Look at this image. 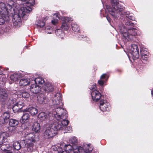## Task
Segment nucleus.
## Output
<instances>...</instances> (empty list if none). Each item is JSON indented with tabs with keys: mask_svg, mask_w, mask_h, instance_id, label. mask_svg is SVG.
Segmentation results:
<instances>
[{
	"mask_svg": "<svg viewBox=\"0 0 153 153\" xmlns=\"http://www.w3.org/2000/svg\"><path fill=\"white\" fill-rule=\"evenodd\" d=\"M34 81L35 83V86H39V85H42L45 83L44 79L40 77L35 78Z\"/></svg>",
	"mask_w": 153,
	"mask_h": 153,
	"instance_id": "nucleus-20",
	"label": "nucleus"
},
{
	"mask_svg": "<svg viewBox=\"0 0 153 153\" xmlns=\"http://www.w3.org/2000/svg\"><path fill=\"white\" fill-rule=\"evenodd\" d=\"M62 95L59 93H57L54 95L53 100L54 105H59L62 104Z\"/></svg>",
	"mask_w": 153,
	"mask_h": 153,
	"instance_id": "nucleus-9",
	"label": "nucleus"
},
{
	"mask_svg": "<svg viewBox=\"0 0 153 153\" xmlns=\"http://www.w3.org/2000/svg\"><path fill=\"white\" fill-rule=\"evenodd\" d=\"M30 83V80L27 78H22L19 81L20 86H26L29 85Z\"/></svg>",
	"mask_w": 153,
	"mask_h": 153,
	"instance_id": "nucleus-15",
	"label": "nucleus"
},
{
	"mask_svg": "<svg viewBox=\"0 0 153 153\" xmlns=\"http://www.w3.org/2000/svg\"><path fill=\"white\" fill-rule=\"evenodd\" d=\"M72 29L74 31L78 32L79 31L80 29L79 26L75 24L72 25Z\"/></svg>",
	"mask_w": 153,
	"mask_h": 153,
	"instance_id": "nucleus-28",
	"label": "nucleus"
},
{
	"mask_svg": "<svg viewBox=\"0 0 153 153\" xmlns=\"http://www.w3.org/2000/svg\"><path fill=\"white\" fill-rule=\"evenodd\" d=\"M13 9L12 5L9 4H6L2 2L0 3V14L4 15V16H5Z\"/></svg>",
	"mask_w": 153,
	"mask_h": 153,
	"instance_id": "nucleus-4",
	"label": "nucleus"
},
{
	"mask_svg": "<svg viewBox=\"0 0 153 153\" xmlns=\"http://www.w3.org/2000/svg\"><path fill=\"white\" fill-rule=\"evenodd\" d=\"M30 119V115L28 113H25L23 114L20 120V122L22 123V129H26L27 128V126H25V123L27 122Z\"/></svg>",
	"mask_w": 153,
	"mask_h": 153,
	"instance_id": "nucleus-8",
	"label": "nucleus"
},
{
	"mask_svg": "<svg viewBox=\"0 0 153 153\" xmlns=\"http://www.w3.org/2000/svg\"><path fill=\"white\" fill-rule=\"evenodd\" d=\"M21 143L22 144L23 152L27 153H30L33 151L34 144L32 142L29 141L26 142L25 141L23 140L21 141Z\"/></svg>",
	"mask_w": 153,
	"mask_h": 153,
	"instance_id": "nucleus-5",
	"label": "nucleus"
},
{
	"mask_svg": "<svg viewBox=\"0 0 153 153\" xmlns=\"http://www.w3.org/2000/svg\"><path fill=\"white\" fill-rule=\"evenodd\" d=\"M22 95V97L24 98H27L29 96V94L26 92L23 93Z\"/></svg>",
	"mask_w": 153,
	"mask_h": 153,
	"instance_id": "nucleus-44",
	"label": "nucleus"
},
{
	"mask_svg": "<svg viewBox=\"0 0 153 153\" xmlns=\"http://www.w3.org/2000/svg\"><path fill=\"white\" fill-rule=\"evenodd\" d=\"M104 100H101L100 102V108L101 111H105V106H103V105L104 104Z\"/></svg>",
	"mask_w": 153,
	"mask_h": 153,
	"instance_id": "nucleus-33",
	"label": "nucleus"
},
{
	"mask_svg": "<svg viewBox=\"0 0 153 153\" xmlns=\"http://www.w3.org/2000/svg\"><path fill=\"white\" fill-rule=\"evenodd\" d=\"M8 14L5 16H4V15L0 14V25H3L5 23V21L3 17H6L7 16H8Z\"/></svg>",
	"mask_w": 153,
	"mask_h": 153,
	"instance_id": "nucleus-31",
	"label": "nucleus"
},
{
	"mask_svg": "<svg viewBox=\"0 0 153 153\" xmlns=\"http://www.w3.org/2000/svg\"><path fill=\"white\" fill-rule=\"evenodd\" d=\"M104 11L103 10H102L101 11L100 14L102 17V16L103 17H105V15L104 13V12H103Z\"/></svg>",
	"mask_w": 153,
	"mask_h": 153,
	"instance_id": "nucleus-48",
	"label": "nucleus"
},
{
	"mask_svg": "<svg viewBox=\"0 0 153 153\" xmlns=\"http://www.w3.org/2000/svg\"><path fill=\"white\" fill-rule=\"evenodd\" d=\"M23 11L22 12L28 13L31 11L32 10V9L29 6H27L24 7L23 8Z\"/></svg>",
	"mask_w": 153,
	"mask_h": 153,
	"instance_id": "nucleus-30",
	"label": "nucleus"
},
{
	"mask_svg": "<svg viewBox=\"0 0 153 153\" xmlns=\"http://www.w3.org/2000/svg\"><path fill=\"white\" fill-rule=\"evenodd\" d=\"M92 86H96V83H95V84H93V85H92Z\"/></svg>",
	"mask_w": 153,
	"mask_h": 153,
	"instance_id": "nucleus-57",
	"label": "nucleus"
},
{
	"mask_svg": "<svg viewBox=\"0 0 153 153\" xmlns=\"http://www.w3.org/2000/svg\"><path fill=\"white\" fill-rule=\"evenodd\" d=\"M26 137L27 139L32 142H35L36 141V137L34 133H31L26 134Z\"/></svg>",
	"mask_w": 153,
	"mask_h": 153,
	"instance_id": "nucleus-19",
	"label": "nucleus"
},
{
	"mask_svg": "<svg viewBox=\"0 0 153 153\" xmlns=\"http://www.w3.org/2000/svg\"><path fill=\"white\" fill-rule=\"evenodd\" d=\"M120 33L123 36L128 40H133L136 36L137 35L138 30L134 28L128 29L127 32H124L121 29Z\"/></svg>",
	"mask_w": 153,
	"mask_h": 153,
	"instance_id": "nucleus-3",
	"label": "nucleus"
},
{
	"mask_svg": "<svg viewBox=\"0 0 153 153\" xmlns=\"http://www.w3.org/2000/svg\"><path fill=\"white\" fill-rule=\"evenodd\" d=\"M20 109L19 106L16 105V103L13 106L12 108L13 110L15 113L17 112Z\"/></svg>",
	"mask_w": 153,
	"mask_h": 153,
	"instance_id": "nucleus-36",
	"label": "nucleus"
},
{
	"mask_svg": "<svg viewBox=\"0 0 153 153\" xmlns=\"http://www.w3.org/2000/svg\"><path fill=\"white\" fill-rule=\"evenodd\" d=\"M130 26H134V24L132 23L131 21H130Z\"/></svg>",
	"mask_w": 153,
	"mask_h": 153,
	"instance_id": "nucleus-55",
	"label": "nucleus"
},
{
	"mask_svg": "<svg viewBox=\"0 0 153 153\" xmlns=\"http://www.w3.org/2000/svg\"><path fill=\"white\" fill-rule=\"evenodd\" d=\"M117 71H118L119 72H121V70H119V69L118 70H117Z\"/></svg>",
	"mask_w": 153,
	"mask_h": 153,
	"instance_id": "nucleus-58",
	"label": "nucleus"
},
{
	"mask_svg": "<svg viewBox=\"0 0 153 153\" xmlns=\"http://www.w3.org/2000/svg\"><path fill=\"white\" fill-rule=\"evenodd\" d=\"M36 25L40 27H42L45 25V23L42 21L39 20L37 22Z\"/></svg>",
	"mask_w": 153,
	"mask_h": 153,
	"instance_id": "nucleus-32",
	"label": "nucleus"
},
{
	"mask_svg": "<svg viewBox=\"0 0 153 153\" xmlns=\"http://www.w3.org/2000/svg\"><path fill=\"white\" fill-rule=\"evenodd\" d=\"M43 134L44 137L45 138L49 139L55 136L56 132L51 127L47 128Z\"/></svg>",
	"mask_w": 153,
	"mask_h": 153,
	"instance_id": "nucleus-7",
	"label": "nucleus"
},
{
	"mask_svg": "<svg viewBox=\"0 0 153 153\" xmlns=\"http://www.w3.org/2000/svg\"><path fill=\"white\" fill-rule=\"evenodd\" d=\"M1 117L4 120V122L2 123L7 122L10 117L9 111H7L4 112L1 115Z\"/></svg>",
	"mask_w": 153,
	"mask_h": 153,
	"instance_id": "nucleus-18",
	"label": "nucleus"
},
{
	"mask_svg": "<svg viewBox=\"0 0 153 153\" xmlns=\"http://www.w3.org/2000/svg\"><path fill=\"white\" fill-rule=\"evenodd\" d=\"M104 81L100 79L98 81V84L100 86H103L104 84Z\"/></svg>",
	"mask_w": 153,
	"mask_h": 153,
	"instance_id": "nucleus-43",
	"label": "nucleus"
},
{
	"mask_svg": "<svg viewBox=\"0 0 153 153\" xmlns=\"http://www.w3.org/2000/svg\"><path fill=\"white\" fill-rule=\"evenodd\" d=\"M45 90L47 92H50L53 90V87H45Z\"/></svg>",
	"mask_w": 153,
	"mask_h": 153,
	"instance_id": "nucleus-37",
	"label": "nucleus"
},
{
	"mask_svg": "<svg viewBox=\"0 0 153 153\" xmlns=\"http://www.w3.org/2000/svg\"><path fill=\"white\" fill-rule=\"evenodd\" d=\"M110 104L109 103L106 102V105L107 106V107H106V111H108L110 110Z\"/></svg>",
	"mask_w": 153,
	"mask_h": 153,
	"instance_id": "nucleus-46",
	"label": "nucleus"
},
{
	"mask_svg": "<svg viewBox=\"0 0 153 153\" xmlns=\"http://www.w3.org/2000/svg\"><path fill=\"white\" fill-rule=\"evenodd\" d=\"M141 56L146 55V54H149V52L145 49H142L140 51Z\"/></svg>",
	"mask_w": 153,
	"mask_h": 153,
	"instance_id": "nucleus-40",
	"label": "nucleus"
},
{
	"mask_svg": "<svg viewBox=\"0 0 153 153\" xmlns=\"http://www.w3.org/2000/svg\"><path fill=\"white\" fill-rule=\"evenodd\" d=\"M16 105H17L21 109L24 106L23 102L22 100L19 101L17 102L16 103Z\"/></svg>",
	"mask_w": 153,
	"mask_h": 153,
	"instance_id": "nucleus-39",
	"label": "nucleus"
},
{
	"mask_svg": "<svg viewBox=\"0 0 153 153\" xmlns=\"http://www.w3.org/2000/svg\"><path fill=\"white\" fill-rule=\"evenodd\" d=\"M52 114L57 121L52 125L51 127L57 133L58 130H62L68 125L69 121L66 120L68 114L66 111L60 107H58L55 110H53Z\"/></svg>",
	"mask_w": 153,
	"mask_h": 153,
	"instance_id": "nucleus-1",
	"label": "nucleus"
},
{
	"mask_svg": "<svg viewBox=\"0 0 153 153\" xmlns=\"http://www.w3.org/2000/svg\"><path fill=\"white\" fill-rule=\"evenodd\" d=\"M76 139L75 137H73L70 139L69 141L73 144H75L76 142Z\"/></svg>",
	"mask_w": 153,
	"mask_h": 153,
	"instance_id": "nucleus-42",
	"label": "nucleus"
},
{
	"mask_svg": "<svg viewBox=\"0 0 153 153\" xmlns=\"http://www.w3.org/2000/svg\"><path fill=\"white\" fill-rule=\"evenodd\" d=\"M48 117L47 115L44 112H41L38 115V117L41 120H45Z\"/></svg>",
	"mask_w": 153,
	"mask_h": 153,
	"instance_id": "nucleus-25",
	"label": "nucleus"
},
{
	"mask_svg": "<svg viewBox=\"0 0 153 153\" xmlns=\"http://www.w3.org/2000/svg\"><path fill=\"white\" fill-rule=\"evenodd\" d=\"M25 111L30 113L32 115H35L38 112V109L35 107H30L26 108Z\"/></svg>",
	"mask_w": 153,
	"mask_h": 153,
	"instance_id": "nucleus-14",
	"label": "nucleus"
},
{
	"mask_svg": "<svg viewBox=\"0 0 153 153\" xmlns=\"http://www.w3.org/2000/svg\"><path fill=\"white\" fill-rule=\"evenodd\" d=\"M22 19L25 20H27V16L26 14L25 13L22 12Z\"/></svg>",
	"mask_w": 153,
	"mask_h": 153,
	"instance_id": "nucleus-45",
	"label": "nucleus"
},
{
	"mask_svg": "<svg viewBox=\"0 0 153 153\" xmlns=\"http://www.w3.org/2000/svg\"><path fill=\"white\" fill-rule=\"evenodd\" d=\"M65 150L63 151L61 153H79L78 150H74L72 149L71 146L70 145H65Z\"/></svg>",
	"mask_w": 153,
	"mask_h": 153,
	"instance_id": "nucleus-10",
	"label": "nucleus"
},
{
	"mask_svg": "<svg viewBox=\"0 0 153 153\" xmlns=\"http://www.w3.org/2000/svg\"><path fill=\"white\" fill-rule=\"evenodd\" d=\"M56 34L58 36H63V35L64 34V32L62 31V30L60 29H57L55 31Z\"/></svg>",
	"mask_w": 153,
	"mask_h": 153,
	"instance_id": "nucleus-27",
	"label": "nucleus"
},
{
	"mask_svg": "<svg viewBox=\"0 0 153 153\" xmlns=\"http://www.w3.org/2000/svg\"><path fill=\"white\" fill-rule=\"evenodd\" d=\"M8 134L5 132L0 133V145L7 141Z\"/></svg>",
	"mask_w": 153,
	"mask_h": 153,
	"instance_id": "nucleus-12",
	"label": "nucleus"
},
{
	"mask_svg": "<svg viewBox=\"0 0 153 153\" xmlns=\"http://www.w3.org/2000/svg\"><path fill=\"white\" fill-rule=\"evenodd\" d=\"M131 52L139 51L137 46L135 44H133L131 45Z\"/></svg>",
	"mask_w": 153,
	"mask_h": 153,
	"instance_id": "nucleus-29",
	"label": "nucleus"
},
{
	"mask_svg": "<svg viewBox=\"0 0 153 153\" xmlns=\"http://www.w3.org/2000/svg\"><path fill=\"white\" fill-rule=\"evenodd\" d=\"M41 90V87H31L30 88V91L36 94L39 93Z\"/></svg>",
	"mask_w": 153,
	"mask_h": 153,
	"instance_id": "nucleus-23",
	"label": "nucleus"
},
{
	"mask_svg": "<svg viewBox=\"0 0 153 153\" xmlns=\"http://www.w3.org/2000/svg\"><path fill=\"white\" fill-rule=\"evenodd\" d=\"M51 22L53 24V25H55L57 22H56L54 20H52L51 21Z\"/></svg>",
	"mask_w": 153,
	"mask_h": 153,
	"instance_id": "nucleus-54",
	"label": "nucleus"
},
{
	"mask_svg": "<svg viewBox=\"0 0 153 153\" xmlns=\"http://www.w3.org/2000/svg\"><path fill=\"white\" fill-rule=\"evenodd\" d=\"M106 17L107 19V20L108 22L109 23H110V22L111 21V18L109 17H108V16H106Z\"/></svg>",
	"mask_w": 153,
	"mask_h": 153,
	"instance_id": "nucleus-50",
	"label": "nucleus"
},
{
	"mask_svg": "<svg viewBox=\"0 0 153 153\" xmlns=\"http://www.w3.org/2000/svg\"><path fill=\"white\" fill-rule=\"evenodd\" d=\"M87 148L88 150L85 151L82 147L80 146L79 148L78 151L79 153H91V152L92 150V148L90 147L88 144L87 145Z\"/></svg>",
	"mask_w": 153,
	"mask_h": 153,
	"instance_id": "nucleus-17",
	"label": "nucleus"
},
{
	"mask_svg": "<svg viewBox=\"0 0 153 153\" xmlns=\"http://www.w3.org/2000/svg\"><path fill=\"white\" fill-rule=\"evenodd\" d=\"M132 59H138L139 57V51L131 52Z\"/></svg>",
	"mask_w": 153,
	"mask_h": 153,
	"instance_id": "nucleus-26",
	"label": "nucleus"
},
{
	"mask_svg": "<svg viewBox=\"0 0 153 153\" xmlns=\"http://www.w3.org/2000/svg\"><path fill=\"white\" fill-rule=\"evenodd\" d=\"M119 0H111V4L113 9L108 10L111 15L115 19L117 18L120 15V12L123 10L125 7L119 4ZM106 8L108 9V6L106 5Z\"/></svg>",
	"mask_w": 153,
	"mask_h": 153,
	"instance_id": "nucleus-2",
	"label": "nucleus"
},
{
	"mask_svg": "<svg viewBox=\"0 0 153 153\" xmlns=\"http://www.w3.org/2000/svg\"><path fill=\"white\" fill-rule=\"evenodd\" d=\"M20 153H27L23 152V149H22V152Z\"/></svg>",
	"mask_w": 153,
	"mask_h": 153,
	"instance_id": "nucleus-56",
	"label": "nucleus"
},
{
	"mask_svg": "<svg viewBox=\"0 0 153 153\" xmlns=\"http://www.w3.org/2000/svg\"><path fill=\"white\" fill-rule=\"evenodd\" d=\"M141 61L142 62L144 63L147 61L149 58V54H146V55L141 56Z\"/></svg>",
	"mask_w": 153,
	"mask_h": 153,
	"instance_id": "nucleus-34",
	"label": "nucleus"
},
{
	"mask_svg": "<svg viewBox=\"0 0 153 153\" xmlns=\"http://www.w3.org/2000/svg\"><path fill=\"white\" fill-rule=\"evenodd\" d=\"M52 30V29L51 28H50V27H47L46 28L45 30L46 32H47L48 33H51V32L50 31H48V30Z\"/></svg>",
	"mask_w": 153,
	"mask_h": 153,
	"instance_id": "nucleus-47",
	"label": "nucleus"
},
{
	"mask_svg": "<svg viewBox=\"0 0 153 153\" xmlns=\"http://www.w3.org/2000/svg\"><path fill=\"white\" fill-rule=\"evenodd\" d=\"M130 21H129L126 22L125 23V25H126L130 26Z\"/></svg>",
	"mask_w": 153,
	"mask_h": 153,
	"instance_id": "nucleus-52",
	"label": "nucleus"
},
{
	"mask_svg": "<svg viewBox=\"0 0 153 153\" xmlns=\"http://www.w3.org/2000/svg\"><path fill=\"white\" fill-rule=\"evenodd\" d=\"M105 79V74H103L100 77V79Z\"/></svg>",
	"mask_w": 153,
	"mask_h": 153,
	"instance_id": "nucleus-49",
	"label": "nucleus"
},
{
	"mask_svg": "<svg viewBox=\"0 0 153 153\" xmlns=\"http://www.w3.org/2000/svg\"><path fill=\"white\" fill-rule=\"evenodd\" d=\"M109 75H110V74H109V73L107 72V73H106V75H105V76H106V81L107 80V79H106V77H107V79H108V77H109Z\"/></svg>",
	"mask_w": 153,
	"mask_h": 153,
	"instance_id": "nucleus-51",
	"label": "nucleus"
},
{
	"mask_svg": "<svg viewBox=\"0 0 153 153\" xmlns=\"http://www.w3.org/2000/svg\"><path fill=\"white\" fill-rule=\"evenodd\" d=\"M13 146L14 149L16 150H19L22 147V144L18 141L14 142L13 144Z\"/></svg>",
	"mask_w": 153,
	"mask_h": 153,
	"instance_id": "nucleus-22",
	"label": "nucleus"
},
{
	"mask_svg": "<svg viewBox=\"0 0 153 153\" xmlns=\"http://www.w3.org/2000/svg\"><path fill=\"white\" fill-rule=\"evenodd\" d=\"M8 94L5 89H2L0 90V100L4 101L7 98Z\"/></svg>",
	"mask_w": 153,
	"mask_h": 153,
	"instance_id": "nucleus-13",
	"label": "nucleus"
},
{
	"mask_svg": "<svg viewBox=\"0 0 153 153\" xmlns=\"http://www.w3.org/2000/svg\"><path fill=\"white\" fill-rule=\"evenodd\" d=\"M69 21V19L68 17H66L65 20L62 22L61 28L62 30H67L69 28L68 22Z\"/></svg>",
	"mask_w": 153,
	"mask_h": 153,
	"instance_id": "nucleus-11",
	"label": "nucleus"
},
{
	"mask_svg": "<svg viewBox=\"0 0 153 153\" xmlns=\"http://www.w3.org/2000/svg\"><path fill=\"white\" fill-rule=\"evenodd\" d=\"M35 4V1L34 0H29L26 2V4H29V5L30 6H33Z\"/></svg>",
	"mask_w": 153,
	"mask_h": 153,
	"instance_id": "nucleus-38",
	"label": "nucleus"
},
{
	"mask_svg": "<svg viewBox=\"0 0 153 153\" xmlns=\"http://www.w3.org/2000/svg\"><path fill=\"white\" fill-rule=\"evenodd\" d=\"M10 78L11 80L15 82L17 81L18 79L17 75L16 74L11 75Z\"/></svg>",
	"mask_w": 153,
	"mask_h": 153,
	"instance_id": "nucleus-35",
	"label": "nucleus"
},
{
	"mask_svg": "<svg viewBox=\"0 0 153 153\" xmlns=\"http://www.w3.org/2000/svg\"><path fill=\"white\" fill-rule=\"evenodd\" d=\"M128 18L131 20H133L134 19V18L133 17H131V16H128Z\"/></svg>",
	"mask_w": 153,
	"mask_h": 153,
	"instance_id": "nucleus-53",
	"label": "nucleus"
},
{
	"mask_svg": "<svg viewBox=\"0 0 153 153\" xmlns=\"http://www.w3.org/2000/svg\"><path fill=\"white\" fill-rule=\"evenodd\" d=\"M64 128H65L64 133L70 132L72 131V128L71 127H66L65 126Z\"/></svg>",
	"mask_w": 153,
	"mask_h": 153,
	"instance_id": "nucleus-41",
	"label": "nucleus"
},
{
	"mask_svg": "<svg viewBox=\"0 0 153 153\" xmlns=\"http://www.w3.org/2000/svg\"><path fill=\"white\" fill-rule=\"evenodd\" d=\"M19 121L15 119H11L10 120L9 122V124L10 126L12 127H14L18 125Z\"/></svg>",
	"mask_w": 153,
	"mask_h": 153,
	"instance_id": "nucleus-24",
	"label": "nucleus"
},
{
	"mask_svg": "<svg viewBox=\"0 0 153 153\" xmlns=\"http://www.w3.org/2000/svg\"><path fill=\"white\" fill-rule=\"evenodd\" d=\"M40 128V125L39 123L37 122L34 123L32 126V130L36 132H39Z\"/></svg>",
	"mask_w": 153,
	"mask_h": 153,
	"instance_id": "nucleus-21",
	"label": "nucleus"
},
{
	"mask_svg": "<svg viewBox=\"0 0 153 153\" xmlns=\"http://www.w3.org/2000/svg\"><path fill=\"white\" fill-rule=\"evenodd\" d=\"M37 99L38 101L40 104L46 103V98L45 96L42 94H40L38 95L37 97Z\"/></svg>",
	"mask_w": 153,
	"mask_h": 153,
	"instance_id": "nucleus-16",
	"label": "nucleus"
},
{
	"mask_svg": "<svg viewBox=\"0 0 153 153\" xmlns=\"http://www.w3.org/2000/svg\"><path fill=\"white\" fill-rule=\"evenodd\" d=\"M89 89L92 91L91 95L94 101H97L100 98L101 94L97 90L96 87H90Z\"/></svg>",
	"mask_w": 153,
	"mask_h": 153,
	"instance_id": "nucleus-6",
	"label": "nucleus"
}]
</instances>
